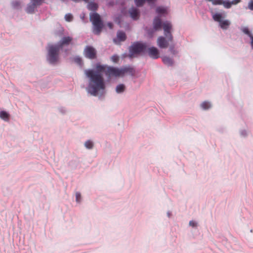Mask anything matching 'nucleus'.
<instances>
[{"label":"nucleus","mask_w":253,"mask_h":253,"mask_svg":"<svg viewBox=\"0 0 253 253\" xmlns=\"http://www.w3.org/2000/svg\"><path fill=\"white\" fill-rule=\"evenodd\" d=\"M104 72L109 77H121L120 69L108 67L106 70V66L100 64H97L94 69L84 70V74L88 79L86 91L91 95L100 97L105 94L106 84L103 77Z\"/></svg>","instance_id":"obj_1"},{"label":"nucleus","mask_w":253,"mask_h":253,"mask_svg":"<svg viewBox=\"0 0 253 253\" xmlns=\"http://www.w3.org/2000/svg\"><path fill=\"white\" fill-rule=\"evenodd\" d=\"M153 24V28L155 31L161 30L162 27H163L165 37L168 38L169 41L173 40V37L171 34L172 26L170 22L167 21L162 23L160 17H156L154 19Z\"/></svg>","instance_id":"obj_2"},{"label":"nucleus","mask_w":253,"mask_h":253,"mask_svg":"<svg viewBox=\"0 0 253 253\" xmlns=\"http://www.w3.org/2000/svg\"><path fill=\"white\" fill-rule=\"evenodd\" d=\"M61 49L56 44L48 45L47 60L50 64H55L58 62L59 59V51Z\"/></svg>","instance_id":"obj_3"},{"label":"nucleus","mask_w":253,"mask_h":253,"mask_svg":"<svg viewBox=\"0 0 253 253\" xmlns=\"http://www.w3.org/2000/svg\"><path fill=\"white\" fill-rule=\"evenodd\" d=\"M90 20L93 25V32L95 34L99 35L103 26V22L100 15L97 13L90 14Z\"/></svg>","instance_id":"obj_4"},{"label":"nucleus","mask_w":253,"mask_h":253,"mask_svg":"<svg viewBox=\"0 0 253 253\" xmlns=\"http://www.w3.org/2000/svg\"><path fill=\"white\" fill-rule=\"evenodd\" d=\"M147 45L146 43L136 42L133 43L129 48V57L132 58L135 55L138 54L146 50Z\"/></svg>","instance_id":"obj_5"},{"label":"nucleus","mask_w":253,"mask_h":253,"mask_svg":"<svg viewBox=\"0 0 253 253\" xmlns=\"http://www.w3.org/2000/svg\"><path fill=\"white\" fill-rule=\"evenodd\" d=\"M226 16V13L223 14L219 13H216L212 14V18L215 21L219 23L220 27L224 30L227 29L230 25V21L228 20H222V18Z\"/></svg>","instance_id":"obj_6"},{"label":"nucleus","mask_w":253,"mask_h":253,"mask_svg":"<svg viewBox=\"0 0 253 253\" xmlns=\"http://www.w3.org/2000/svg\"><path fill=\"white\" fill-rule=\"evenodd\" d=\"M84 54L86 58L93 59L96 57V50L92 46H86L84 49Z\"/></svg>","instance_id":"obj_7"},{"label":"nucleus","mask_w":253,"mask_h":253,"mask_svg":"<svg viewBox=\"0 0 253 253\" xmlns=\"http://www.w3.org/2000/svg\"><path fill=\"white\" fill-rule=\"evenodd\" d=\"M167 40L164 37L162 36L159 37L157 39V44L161 48H166L169 46V41L167 38ZM170 41V42H172Z\"/></svg>","instance_id":"obj_8"},{"label":"nucleus","mask_w":253,"mask_h":253,"mask_svg":"<svg viewBox=\"0 0 253 253\" xmlns=\"http://www.w3.org/2000/svg\"><path fill=\"white\" fill-rule=\"evenodd\" d=\"M147 51L148 55L152 58L157 59L160 57L159 50L156 47H151L148 48Z\"/></svg>","instance_id":"obj_9"},{"label":"nucleus","mask_w":253,"mask_h":253,"mask_svg":"<svg viewBox=\"0 0 253 253\" xmlns=\"http://www.w3.org/2000/svg\"><path fill=\"white\" fill-rule=\"evenodd\" d=\"M120 69L121 77L124 76L125 74H128L131 76L134 75V70L132 67L127 66L120 68Z\"/></svg>","instance_id":"obj_10"},{"label":"nucleus","mask_w":253,"mask_h":253,"mask_svg":"<svg viewBox=\"0 0 253 253\" xmlns=\"http://www.w3.org/2000/svg\"><path fill=\"white\" fill-rule=\"evenodd\" d=\"M72 39L70 37H64L62 39L60 42L57 44L58 47H60V49H62L63 46L65 45H68L71 42Z\"/></svg>","instance_id":"obj_11"},{"label":"nucleus","mask_w":253,"mask_h":253,"mask_svg":"<svg viewBox=\"0 0 253 253\" xmlns=\"http://www.w3.org/2000/svg\"><path fill=\"white\" fill-rule=\"evenodd\" d=\"M129 13L130 17L134 20H136L139 18V13L136 8L132 7L129 9Z\"/></svg>","instance_id":"obj_12"},{"label":"nucleus","mask_w":253,"mask_h":253,"mask_svg":"<svg viewBox=\"0 0 253 253\" xmlns=\"http://www.w3.org/2000/svg\"><path fill=\"white\" fill-rule=\"evenodd\" d=\"M37 7L35 4L30 2L27 6L26 11L28 13H32L34 12L35 9Z\"/></svg>","instance_id":"obj_13"},{"label":"nucleus","mask_w":253,"mask_h":253,"mask_svg":"<svg viewBox=\"0 0 253 253\" xmlns=\"http://www.w3.org/2000/svg\"><path fill=\"white\" fill-rule=\"evenodd\" d=\"M126 90V86L124 84H119L116 87V91L117 93H122Z\"/></svg>","instance_id":"obj_14"},{"label":"nucleus","mask_w":253,"mask_h":253,"mask_svg":"<svg viewBox=\"0 0 253 253\" xmlns=\"http://www.w3.org/2000/svg\"><path fill=\"white\" fill-rule=\"evenodd\" d=\"M117 39L120 42L124 41L126 39V36L125 33L122 31H119L117 33Z\"/></svg>","instance_id":"obj_15"},{"label":"nucleus","mask_w":253,"mask_h":253,"mask_svg":"<svg viewBox=\"0 0 253 253\" xmlns=\"http://www.w3.org/2000/svg\"><path fill=\"white\" fill-rule=\"evenodd\" d=\"M87 8L90 10L95 11L98 8V5L96 3L91 1L88 3Z\"/></svg>","instance_id":"obj_16"},{"label":"nucleus","mask_w":253,"mask_h":253,"mask_svg":"<svg viewBox=\"0 0 253 253\" xmlns=\"http://www.w3.org/2000/svg\"><path fill=\"white\" fill-rule=\"evenodd\" d=\"M9 114L5 111H2L0 112V118L1 119L7 121L9 120Z\"/></svg>","instance_id":"obj_17"},{"label":"nucleus","mask_w":253,"mask_h":253,"mask_svg":"<svg viewBox=\"0 0 253 253\" xmlns=\"http://www.w3.org/2000/svg\"><path fill=\"white\" fill-rule=\"evenodd\" d=\"M163 61L164 63L168 66H171L173 64V61L169 57H164L163 58Z\"/></svg>","instance_id":"obj_18"},{"label":"nucleus","mask_w":253,"mask_h":253,"mask_svg":"<svg viewBox=\"0 0 253 253\" xmlns=\"http://www.w3.org/2000/svg\"><path fill=\"white\" fill-rule=\"evenodd\" d=\"M202 108L204 109H208L211 107V104L209 102L205 101L201 105Z\"/></svg>","instance_id":"obj_19"},{"label":"nucleus","mask_w":253,"mask_h":253,"mask_svg":"<svg viewBox=\"0 0 253 253\" xmlns=\"http://www.w3.org/2000/svg\"><path fill=\"white\" fill-rule=\"evenodd\" d=\"M242 31L246 35H247L251 39V37H253V35H252L250 31L249 30L248 28L247 27H244L242 29Z\"/></svg>","instance_id":"obj_20"},{"label":"nucleus","mask_w":253,"mask_h":253,"mask_svg":"<svg viewBox=\"0 0 253 253\" xmlns=\"http://www.w3.org/2000/svg\"><path fill=\"white\" fill-rule=\"evenodd\" d=\"M85 147L87 149H91L93 147V142L90 140L86 141L84 143Z\"/></svg>","instance_id":"obj_21"},{"label":"nucleus","mask_w":253,"mask_h":253,"mask_svg":"<svg viewBox=\"0 0 253 253\" xmlns=\"http://www.w3.org/2000/svg\"><path fill=\"white\" fill-rule=\"evenodd\" d=\"M156 11L159 14H164L166 12V9L163 7H158L157 8Z\"/></svg>","instance_id":"obj_22"},{"label":"nucleus","mask_w":253,"mask_h":253,"mask_svg":"<svg viewBox=\"0 0 253 253\" xmlns=\"http://www.w3.org/2000/svg\"><path fill=\"white\" fill-rule=\"evenodd\" d=\"M222 4L226 8H230L232 6L231 1H229V0H223Z\"/></svg>","instance_id":"obj_23"},{"label":"nucleus","mask_w":253,"mask_h":253,"mask_svg":"<svg viewBox=\"0 0 253 253\" xmlns=\"http://www.w3.org/2000/svg\"><path fill=\"white\" fill-rule=\"evenodd\" d=\"M65 19L67 21L70 22L73 19V16L70 13L67 14L65 16Z\"/></svg>","instance_id":"obj_24"},{"label":"nucleus","mask_w":253,"mask_h":253,"mask_svg":"<svg viewBox=\"0 0 253 253\" xmlns=\"http://www.w3.org/2000/svg\"><path fill=\"white\" fill-rule=\"evenodd\" d=\"M74 61L80 66H82L83 64L82 59L79 57H75Z\"/></svg>","instance_id":"obj_25"},{"label":"nucleus","mask_w":253,"mask_h":253,"mask_svg":"<svg viewBox=\"0 0 253 253\" xmlns=\"http://www.w3.org/2000/svg\"><path fill=\"white\" fill-rule=\"evenodd\" d=\"M43 0H31V2L35 4L37 6L41 5L42 2Z\"/></svg>","instance_id":"obj_26"},{"label":"nucleus","mask_w":253,"mask_h":253,"mask_svg":"<svg viewBox=\"0 0 253 253\" xmlns=\"http://www.w3.org/2000/svg\"><path fill=\"white\" fill-rule=\"evenodd\" d=\"M145 0H135V2L137 6H142L145 2Z\"/></svg>","instance_id":"obj_27"},{"label":"nucleus","mask_w":253,"mask_h":253,"mask_svg":"<svg viewBox=\"0 0 253 253\" xmlns=\"http://www.w3.org/2000/svg\"><path fill=\"white\" fill-rule=\"evenodd\" d=\"M223 3V0H213L212 4L213 5H221Z\"/></svg>","instance_id":"obj_28"},{"label":"nucleus","mask_w":253,"mask_h":253,"mask_svg":"<svg viewBox=\"0 0 253 253\" xmlns=\"http://www.w3.org/2000/svg\"><path fill=\"white\" fill-rule=\"evenodd\" d=\"M81 194L79 192H77L76 194V200L77 203H80L81 202Z\"/></svg>","instance_id":"obj_29"},{"label":"nucleus","mask_w":253,"mask_h":253,"mask_svg":"<svg viewBox=\"0 0 253 253\" xmlns=\"http://www.w3.org/2000/svg\"><path fill=\"white\" fill-rule=\"evenodd\" d=\"M111 60L114 62H117L119 60V57L117 55H113L111 57Z\"/></svg>","instance_id":"obj_30"},{"label":"nucleus","mask_w":253,"mask_h":253,"mask_svg":"<svg viewBox=\"0 0 253 253\" xmlns=\"http://www.w3.org/2000/svg\"><path fill=\"white\" fill-rule=\"evenodd\" d=\"M248 7L250 9L253 10V0H251L248 4Z\"/></svg>","instance_id":"obj_31"},{"label":"nucleus","mask_w":253,"mask_h":253,"mask_svg":"<svg viewBox=\"0 0 253 253\" xmlns=\"http://www.w3.org/2000/svg\"><path fill=\"white\" fill-rule=\"evenodd\" d=\"M241 1V0H233L231 1V5H235L237 3H239Z\"/></svg>","instance_id":"obj_32"},{"label":"nucleus","mask_w":253,"mask_h":253,"mask_svg":"<svg viewBox=\"0 0 253 253\" xmlns=\"http://www.w3.org/2000/svg\"><path fill=\"white\" fill-rule=\"evenodd\" d=\"M189 225L192 227H195L197 225V223L194 221H190L189 222Z\"/></svg>","instance_id":"obj_33"},{"label":"nucleus","mask_w":253,"mask_h":253,"mask_svg":"<svg viewBox=\"0 0 253 253\" xmlns=\"http://www.w3.org/2000/svg\"><path fill=\"white\" fill-rule=\"evenodd\" d=\"M13 4L14 7H16L17 6H18L19 5V3L18 2L16 1L14 2H13Z\"/></svg>","instance_id":"obj_34"},{"label":"nucleus","mask_w":253,"mask_h":253,"mask_svg":"<svg viewBox=\"0 0 253 253\" xmlns=\"http://www.w3.org/2000/svg\"><path fill=\"white\" fill-rule=\"evenodd\" d=\"M107 25H108V26L110 29H112V27H113V24H112V23H110V22L108 23L107 24Z\"/></svg>","instance_id":"obj_35"},{"label":"nucleus","mask_w":253,"mask_h":253,"mask_svg":"<svg viewBox=\"0 0 253 253\" xmlns=\"http://www.w3.org/2000/svg\"><path fill=\"white\" fill-rule=\"evenodd\" d=\"M251 44L252 48L253 49V37H251Z\"/></svg>","instance_id":"obj_36"},{"label":"nucleus","mask_w":253,"mask_h":253,"mask_svg":"<svg viewBox=\"0 0 253 253\" xmlns=\"http://www.w3.org/2000/svg\"><path fill=\"white\" fill-rule=\"evenodd\" d=\"M241 134H242V135H244V136L246 135V131H242V132H241Z\"/></svg>","instance_id":"obj_37"},{"label":"nucleus","mask_w":253,"mask_h":253,"mask_svg":"<svg viewBox=\"0 0 253 253\" xmlns=\"http://www.w3.org/2000/svg\"><path fill=\"white\" fill-rule=\"evenodd\" d=\"M114 42H116V39H114Z\"/></svg>","instance_id":"obj_38"},{"label":"nucleus","mask_w":253,"mask_h":253,"mask_svg":"<svg viewBox=\"0 0 253 253\" xmlns=\"http://www.w3.org/2000/svg\"><path fill=\"white\" fill-rule=\"evenodd\" d=\"M168 216H169V213L168 212Z\"/></svg>","instance_id":"obj_39"},{"label":"nucleus","mask_w":253,"mask_h":253,"mask_svg":"<svg viewBox=\"0 0 253 253\" xmlns=\"http://www.w3.org/2000/svg\"><path fill=\"white\" fill-rule=\"evenodd\" d=\"M172 49L171 48H170V50L172 51Z\"/></svg>","instance_id":"obj_40"}]
</instances>
